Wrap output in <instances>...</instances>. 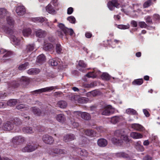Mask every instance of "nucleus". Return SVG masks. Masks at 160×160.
I'll list each match as a JSON object with an SVG mask.
<instances>
[{
    "label": "nucleus",
    "mask_w": 160,
    "mask_h": 160,
    "mask_svg": "<svg viewBox=\"0 0 160 160\" xmlns=\"http://www.w3.org/2000/svg\"><path fill=\"white\" fill-rule=\"evenodd\" d=\"M58 26L61 31H58V35L61 38H63L64 35L65 36L68 35L72 36L74 33V31L72 29L67 28L62 23H59Z\"/></svg>",
    "instance_id": "nucleus-1"
},
{
    "label": "nucleus",
    "mask_w": 160,
    "mask_h": 160,
    "mask_svg": "<svg viewBox=\"0 0 160 160\" xmlns=\"http://www.w3.org/2000/svg\"><path fill=\"white\" fill-rule=\"evenodd\" d=\"M30 81L28 78L26 77H22L20 80V83L18 81H13L9 83L8 88L10 90L11 87L16 88L18 87L20 84H26L28 83Z\"/></svg>",
    "instance_id": "nucleus-2"
},
{
    "label": "nucleus",
    "mask_w": 160,
    "mask_h": 160,
    "mask_svg": "<svg viewBox=\"0 0 160 160\" xmlns=\"http://www.w3.org/2000/svg\"><path fill=\"white\" fill-rule=\"evenodd\" d=\"M38 146L33 143H30L22 148V151L23 152H31L35 150L38 148Z\"/></svg>",
    "instance_id": "nucleus-3"
},
{
    "label": "nucleus",
    "mask_w": 160,
    "mask_h": 160,
    "mask_svg": "<svg viewBox=\"0 0 160 160\" xmlns=\"http://www.w3.org/2000/svg\"><path fill=\"white\" fill-rule=\"evenodd\" d=\"M114 136L116 137H120L121 139H122L123 141L127 143L129 142L130 140L128 138L127 135H122L119 130H117L114 133Z\"/></svg>",
    "instance_id": "nucleus-4"
},
{
    "label": "nucleus",
    "mask_w": 160,
    "mask_h": 160,
    "mask_svg": "<svg viewBox=\"0 0 160 160\" xmlns=\"http://www.w3.org/2000/svg\"><path fill=\"white\" fill-rule=\"evenodd\" d=\"M25 138L22 136H17L13 137L12 139V143L19 144L22 143L25 141Z\"/></svg>",
    "instance_id": "nucleus-5"
},
{
    "label": "nucleus",
    "mask_w": 160,
    "mask_h": 160,
    "mask_svg": "<svg viewBox=\"0 0 160 160\" xmlns=\"http://www.w3.org/2000/svg\"><path fill=\"white\" fill-rule=\"evenodd\" d=\"M57 86H51L35 90L33 92L35 93L38 94L43 92H49L54 89H57Z\"/></svg>",
    "instance_id": "nucleus-6"
},
{
    "label": "nucleus",
    "mask_w": 160,
    "mask_h": 160,
    "mask_svg": "<svg viewBox=\"0 0 160 160\" xmlns=\"http://www.w3.org/2000/svg\"><path fill=\"white\" fill-rule=\"evenodd\" d=\"M74 113L75 115H78L79 116H80L82 119L85 120H89L91 118V116L90 114L85 112H82L81 111H78L75 112Z\"/></svg>",
    "instance_id": "nucleus-7"
},
{
    "label": "nucleus",
    "mask_w": 160,
    "mask_h": 160,
    "mask_svg": "<svg viewBox=\"0 0 160 160\" xmlns=\"http://www.w3.org/2000/svg\"><path fill=\"white\" fill-rule=\"evenodd\" d=\"M112 106H108L101 110L100 112L103 115L109 116L112 113Z\"/></svg>",
    "instance_id": "nucleus-8"
},
{
    "label": "nucleus",
    "mask_w": 160,
    "mask_h": 160,
    "mask_svg": "<svg viewBox=\"0 0 160 160\" xmlns=\"http://www.w3.org/2000/svg\"><path fill=\"white\" fill-rule=\"evenodd\" d=\"M7 32L12 35L11 38L14 44L16 45L19 44L20 40L16 36L12 35V34L14 33V31L12 29L8 28L7 31Z\"/></svg>",
    "instance_id": "nucleus-9"
},
{
    "label": "nucleus",
    "mask_w": 160,
    "mask_h": 160,
    "mask_svg": "<svg viewBox=\"0 0 160 160\" xmlns=\"http://www.w3.org/2000/svg\"><path fill=\"white\" fill-rule=\"evenodd\" d=\"M13 128L14 125L12 123L11 120L5 122L3 124L2 127L3 129L5 131H9L12 130Z\"/></svg>",
    "instance_id": "nucleus-10"
},
{
    "label": "nucleus",
    "mask_w": 160,
    "mask_h": 160,
    "mask_svg": "<svg viewBox=\"0 0 160 160\" xmlns=\"http://www.w3.org/2000/svg\"><path fill=\"white\" fill-rule=\"evenodd\" d=\"M107 5L110 10H113L115 7L119 8L120 5L118 3L117 0H112L108 2Z\"/></svg>",
    "instance_id": "nucleus-11"
},
{
    "label": "nucleus",
    "mask_w": 160,
    "mask_h": 160,
    "mask_svg": "<svg viewBox=\"0 0 160 160\" xmlns=\"http://www.w3.org/2000/svg\"><path fill=\"white\" fill-rule=\"evenodd\" d=\"M48 152L50 155H54V154H66V151L64 150L56 148L54 149L49 150Z\"/></svg>",
    "instance_id": "nucleus-12"
},
{
    "label": "nucleus",
    "mask_w": 160,
    "mask_h": 160,
    "mask_svg": "<svg viewBox=\"0 0 160 160\" xmlns=\"http://www.w3.org/2000/svg\"><path fill=\"white\" fill-rule=\"evenodd\" d=\"M42 139L45 143L49 144H52L54 141L53 137L48 135H43Z\"/></svg>",
    "instance_id": "nucleus-13"
},
{
    "label": "nucleus",
    "mask_w": 160,
    "mask_h": 160,
    "mask_svg": "<svg viewBox=\"0 0 160 160\" xmlns=\"http://www.w3.org/2000/svg\"><path fill=\"white\" fill-rule=\"evenodd\" d=\"M49 62L52 66H56L58 65L60 67H63L62 62L61 59L59 58L55 59H51L49 60Z\"/></svg>",
    "instance_id": "nucleus-14"
},
{
    "label": "nucleus",
    "mask_w": 160,
    "mask_h": 160,
    "mask_svg": "<svg viewBox=\"0 0 160 160\" xmlns=\"http://www.w3.org/2000/svg\"><path fill=\"white\" fill-rule=\"evenodd\" d=\"M101 72L99 71H97L96 69H94L92 72H90L88 73L86 76L88 78H95L98 75H100Z\"/></svg>",
    "instance_id": "nucleus-15"
},
{
    "label": "nucleus",
    "mask_w": 160,
    "mask_h": 160,
    "mask_svg": "<svg viewBox=\"0 0 160 160\" xmlns=\"http://www.w3.org/2000/svg\"><path fill=\"white\" fill-rule=\"evenodd\" d=\"M76 138L75 136L73 134H67L64 136L63 140L66 142L71 141Z\"/></svg>",
    "instance_id": "nucleus-16"
},
{
    "label": "nucleus",
    "mask_w": 160,
    "mask_h": 160,
    "mask_svg": "<svg viewBox=\"0 0 160 160\" xmlns=\"http://www.w3.org/2000/svg\"><path fill=\"white\" fill-rule=\"evenodd\" d=\"M43 49L46 51L53 52L54 50V47L52 44L48 42L44 45Z\"/></svg>",
    "instance_id": "nucleus-17"
},
{
    "label": "nucleus",
    "mask_w": 160,
    "mask_h": 160,
    "mask_svg": "<svg viewBox=\"0 0 160 160\" xmlns=\"http://www.w3.org/2000/svg\"><path fill=\"white\" fill-rule=\"evenodd\" d=\"M16 12L18 15L22 16L25 13V9L23 6H20L17 7Z\"/></svg>",
    "instance_id": "nucleus-18"
},
{
    "label": "nucleus",
    "mask_w": 160,
    "mask_h": 160,
    "mask_svg": "<svg viewBox=\"0 0 160 160\" xmlns=\"http://www.w3.org/2000/svg\"><path fill=\"white\" fill-rule=\"evenodd\" d=\"M117 138L114 137L111 139L112 143L117 145H120L122 144L123 141L122 139L120 138V137H117Z\"/></svg>",
    "instance_id": "nucleus-19"
},
{
    "label": "nucleus",
    "mask_w": 160,
    "mask_h": 160,
    "mask_svg": "<svg viewBox=\"0 0 160 160\" xmlns=\"http://www.w3.org/2000/svg\"><path fill=\"white\" fill-rule=\"evenodd\" d=\"M47 20L45 18L43 17H37L32 19V21L34 22H37L41 23L45 22L48 26L50 27L49 25L47 22Z\"/></svg>",
    "instance_id": "nucleus-20"
},
{
    "label": "nucleus",
    "mask_w": 160,
    "mask_h": 160,
    "mask_svg": "<svg viewBox=\"0 0 160 160\" xmlns=\"http://www.w3.org/2000/svg\"><path fill=\"white\" fill-rule=\"evenodd\" d=\"M35 34L36 36L39 38H44L47 34L46 32L41 29H39L36 30L35 32Z\"/></svg>",
    "instance_id": "nucleus-21"
},
{
    "label": "nucleus",
    "mask_w": 160,
    "mask_h": 160,
    "mask_svg": "<svg viewBox=\"0 0 160 160\" xmlns=\"http://www.w3.org/2000/svg\"><path fill=\"white\" fill-rule=\"evenodd\" d=\"M87 65L82 60L79 61L78 65L77 66L78 69L80 71L82 72H84L85 71L83 68H85L86 67Z\"/></svg>",
    "instance_id": "nucleus-22"
},
{
    "label": "nucleus",
    "mask_w": 160,
    "mask_h": 160,
    "mask_svg": "<svg viewBox=\"0 0 160 160\" xmlns=\"http://www.w3.org/2000/svg\"><path fill=\"white\" fill-rule=\"evenodd\" d=\"M132 128L136 130L142 131L144 130V127L139 124L134 123L131 125Z\"/></svg>",
    "instance_id": "nucleus-23"
},
{
    "label": "nucleus",
    "mask_w": 160,
    "mask_h": 160,
    "mask_svg": "<svg viewBox=\"0 0 160 160\" xmlns=\"http://www.w3.org/2000/svg\"><path fill=\"white\" fill-rule=\"evenodd\" d=\"M141 144V141H139L137 142L135 144V148L138 151L143 152L144 150V148Z\"/></svg>",
    "instance_id": "nucleus-24"
},
{
    "label": "nucleus",
    "mask_w": 160,
    "mask_h": 160,
    "mask_svg": "<svg viewBox=\"0 0 160 160\" xmlns=\"http://www.w3.org/2000/svg\"><path fill=\"white\" fill-rule=\"evenodd\" d=\"M12 123L16 126H19L22 124V121L19 118L17 117L14 118L10 120Z\"/></svg>",
    "instance_id": "nucleus-25"
},
{
    "label": "nucleus",
    "mask_w": 160,
    "mask_h": 160,
    "mask_svg": "<svg viewBox=\"0 0 160 160\" xmlns=\"http://www.w3.org/2000/svg\"><path fill=\"white\" fill-rule=\"evenodd\" d=\"M22 130L24 133L28 134L32 133L35 131L32 127H24L22 128Z\"/></svg>",
    "instance_id": "nucleus-26"
},
{
    "label": "nucleus",
    "mask_w": 160,
    "mask_h": 160,
    "mask_svg": "<svg viewBox=\"0 0 160 160\" xmlns=\"http://www.w3.org/2000/svg\"><path fill=\"white\" fill-rule=\"evenodd\" d=\"M107 141L103 138L100 139L98 141V144L100 147H105L107 145Z\"/></svg>",
    "instance_id": "nucleus-27"
},
{
    "label": "nucleus",
    "mask_w": 160,
    "mask_h": 160,
    "mask_svg": "<svg viewBox=\"0 0 160 160\" xmlns=\"http://www.w3.org/2000/svg\"><path fill=\"white\" fill-rule=\"evenodd\" d=\"M55 7H53L51 4H49L46 7V10L48 13L53 14L55 12Z\"/></svg>",
    "instance_id": "nucleus-28"
},
{
    "label": "nucleus",
    "mask_w": 160,
    "mask_h": 160,
    "mask_svg": "<svg viewBox=\"0 0 160 160\" xmlns=\"http://www.w3.org/2000/svg\"><path fill=\"white\" fill-rule=\"evenodd\" d=\"M22 32L24 37H28L31 34L32 30L29 28H26L23 29Z\"/></svg>",
    "instance_id": "nucleus-29"
},
{
    "label": "nucleus",
    "mask_w": 160,
    "mask_h": 160,
    "mask_svg": "<svg viewBox=\"0 0 160 160\" xmlns=\"http://www.w3.org/2000/svg\"><path fill=\"white\" fill-rule=\"evenodd\" d=\"M130 136L135 139L141 138L143 137L142 135L140 133L134 132H132L131 133Z\"/></svg>",
    "instance_id": "nucleus-30"
},
{
    "label": "nucleus",
    "mask_w": 160,
    "mask_h": 160,
    "mask_svg": "<svg viewBox=\"0 0 160 160\" xmlns=\"http://www.w3.org/2000/svg\"><path fill=\"white\" fill-rule=\"evenodd\" d=\"M31 109L34 115L38 116L40 115L41 113V112L39 108L36 107H32Z\"/></svg>",
    "instance_id": "nucleus-31"
},
{
    "label": "nucleus",
    "mask_w": 160,
    "mask_h": 160,
    "mask_svg": "<svg viewBox=\"0 0 160 160\" xmlns=\"http://www.w3.org/2000/svg\"><path fill=\"white\" fill-rule=\"evenodd\" d=\"M40 72L39 69L37 68H31L28 70L27 72L30 75L36 74Z\"/></svg>",
    "instance_id": "nucleus-32"
},
{
    "label": "nucleus",
    "mask_w": 160,
    "mask_h": 160,
    "mask_svg": "<svg viewBox=\"0 0 160 160\" xmlns=\"http://www.w3.org/2000/svg\"><path fill=\"white\" fill-rule=\"evenodd\" d=\"M45 56L42 54L38 56L37 58V61L38 62L40 63H42L44 62L45 61Z\"/></svg>",
    "instance_id": "nucleus-33"
},
{
    "label": "nucleus",
    "mask_w": 160,
    "mask_h": 160,
    "mask_svg": "<svg viewBox=\"0 0 160 160\" xmlns=\"http://www.w3.org/2000/svg\"><path fill=\"white\" fill-rule=\"evenodd\" d=\"M56 119L59 122H63L65 121V118L64 115L59 114L57 116Z\"/></svg>",
    "instance_id": "nucleus-34"
},
{
    "label": "nucleus",
    "mask_w": 160,
    "mask_h": 160,
    "mask_svg": "<svg viewBox=\"0 0 160 160\" xmlns=\"http://www.w3.org/2000/svg\"><path fill=\"white\" fill-rule=\"evenodd\" d=\"M67 102L63 101H60L58 102L57 104V106L61 108H65L67 106Z\"/></svg>",
    "instance_id": "nucleus-35"
},
{
    "label": "nucleus",
    "mask_w": 160,
    "mask_h": 160,
    "mask_svg": "<svg viewBox=\"0 0 160 160\" xmlns=\"http://www.w3.org/2000/svg\"><path fill=\"white\" fill-rule=\"evenodd\" d=\"M18 101H19L18 100L15 99H11L8 102L7 105L8 106H12L15 105L18 102Z\"/></svg>",
    "instance_id": "nucleus-36"
},
{
    "label": "nucleus",
    "mask_w": 160,
    "mask_h": 160,
    "mask_svg": "<svg viewBox=\"0 0 160 160\" xmlns=\"http://www.w3.org/2000/svg\"><path fill=\"white\" fill-rule=\"evenodd\" d=\"M126 113L130 115H137L138 113L137 111L133 109L128 108L126 111Z\"/></svg>",
    "instance_id": "nucleus-37"
},
{
    "label": "nucleus",
    "mask_w": 160,
    "mask_h": 160,
    "mask_svg": "<svg viewBox=\"0 0 160 160\" xmlns=\"http://www.w3.org/2000/svg\"><path fill=\"white\" fill-rule=\"evenodd\" d=\"M8 12L6 10L3 8L0 9V18H2L7 14Z\"/></svg>",
    "instance_id": "nucleus-38"
},
{
    "label": "nucleus",
    "mask_w": 160,
    "mask_h": 160,
    "mask_svg": "<svg viewBox=\"0 0 160 160\" xmlns=\"http://www.w3.org/2000/svg\"><path fill=\"white\" fill-rule=\"evenodd\" d=\"M35 45L33 44H29L27 46L26 50L27 52L32 51L34 49Z\"/></svg>",
    "instance_id": "nucleus-39"
},
{
    "label": "nucleus",
    "mask_w": 160,
    "mask_h": 160,
    "mask_svg": "<svg viewBox=\"0 0 160 160\" xmlns=\"http://www.w3.org/2000/svg\"><path fill=\"white\" fill-rule=\"evenodd\" d=\"M143 82V79H137L135 80L132 82V84L133 85H141Z\"/></svg>",
    "instance_id": "nucleus-40"
},
{
    "label": "nucleus",
    "mask_w": 160,
    "mask_h": 160,
    "mask_svg": "<svg viewBox=\"0 0 160 160\" xmlns=\"http://www.w3.org/2000/svg\"><path fill=\"white\" fill-rule=\"evenodd\" d=\"M120 118L118 116H114L111 118V122L113 124H115L119 122Z\"/></svg>",
    "instance_id": "nucleus-41"
},
{
    "label": "nucleus",
    "mask_w": 160,
    "mask_h": 160,
    "mask_svg": "<svg viewBox=\"0 0 160 160\" xmlns=\"http://www.w3.org/2000/svg\"><path fill=\"white\" fill-rule=\"evenodd\" d=\"M56 50L57 53L58 54L62 53V48L61 45L57 43L56 44Z\"/></svg>",
    "instance_id": "nucleus-42"
},
{
    "label": "nucleus",
    "mask_w": 160,
    "mask_h": 160,
    "mask_svg": "<svg viewBox=\"0 0 160 160\" xmlns=\"http://www.w3.org/2000/svg\"><path fill=\"white\" fill-rule=\"evenodd\" d=\"M6 53L3 56V59H8L6 58L11 57L13 54L12 52L10 51H6Z\"/></svg>",
    "instance_id": "nucleus-43"
},
{
    "label": "nucleus",
    "mask_w": 160,
    "mask_h": 160,
    "mask_svg": "<svg viewBox=\"0 0 160 160\" xmlns=\"http://www.w3.org/2000/svg\"><path fill=\"white\" fill-rule=\"evenodd\" d=\"M103 80H108L110 78V76L107 73H103L101 76Z\"/></svg>",
    "instance_id": "nucleus-44"
},
{
    "label": "nucleus",
    "mask_w": 160,
    "mask_h": 160,
    "mask_svg": "<svg viewBox=\"0 0 160 160\" xmlns=\"http://www.w3.org/2000/svg\"><path fill=\"white\" fill-rule=\"evenodd\" d=\"M16 108L18 109L21 110H27L28 108L26 106L23 104H20L17 106Z\"/></svg>",
    "instance_id": "nucleus-45"
},
{
    "label": "nucleus",
    "mask_w": 160,
    "mask_h": 160,
    "mask_svg": "<svg viewBox=\"0 0 160 160\" xmlns=\"http://www.w3.org/2000/svg\"><path fill=\"white\" fill-rule=\"evenodd\" d=\"M29 64L28 62H26L24 64L20 65L18 67V69L20 70H23L27 68Z\"/></svg>",
    "instance_id": "nucleus-46"
},
{
    "label": "nucleus",
    "mask_w": 160,
    "mask_h": 160,
    "mask_svg": "<svg viewBox=\"0 0 160 160\" xmlns=\"http://www.w3.org/2000/svg\"><path fill=\"white\" fill-rule=\"evenodd\" d=\"M67 19L72 23L74 24L75 23L76 19L73 16H71L68 17Z\"/></svg>",
    "instance_id": "nucleus-47"
},
{
    "label": "nucleus",
    "mask_w": 160,
    "mask_h": 160,
    "mask_svg": "<svg viewBox=\"0 0 160 160\" xmlns=\"http://www.w3.org/2000/svg\"><path fill=\"white\" fill-rule=\"evenodd\" d=\"M7 20L8 23L10 25H13L14 24V21L11 17H7Z\"/></svg>",
    "instance_id": "nucleus-48"
},
{
    "label": "nucleus",
    "mask_w": 160,
    "mask_h": 160,
    "mask_svg": "<svg viewBox=\"0 0 160 160\" xmlns=\"http://www.w3.org/2000/svg\"><path fill=\"white\" fill-rule=\"evenodd\" d=\"M145 20L146 23L148 24H151L153 23L151 17L149 16L146 17L145 18Z\"/></svg>",
    "instance_id": "nucleus-49"
},
{
    "label": "nucleus",
    "mask_w": 160,
    "mask_h": 160,
    "mask_svg": "<svg viewBox=\"0 0 160 160\" xmlns=\"http://www.w3.org/2000/svg\"><path fill=\"white\" fill-rule=\"evenodd\" d=\"M86 135L88 136H92L93 135L94 132L93 131L91 130H87L84 131Z\"/></svg>",
    "instance_id": "nucleus-50"
},
{
    "label": "nucleus",
    "mask_w": 160,
    "mask_h": 160,
    "mask_svg": "<svg viewBox=\"0 0 160 160\" xmlns=\"http://www.w3.org/2000/svg\"><path fill=\"white\" fill-rule=\"evenodd\" d=\"M117 28L120 29H127L129 28V25L128 24L127 25H118Z\"/></svg>",
    "instance_id": "nucleus-51"
},
{
    "label": "nucleus",
    "mask_w": 160,
    "mask_h": 160,
    "mask_svg": "<svg viewBox=\"0 0 160 160\" xmlns=\"http://www.w3.org/2000/svg\"><path fill=\"white\" fill-rule=\"evenodd\" d=\"M152 4L151 0H148L147 1L145 2L143 5V6L144 8H147L150 6Z\"/></svg>",
    "instance_id": "nucleus-52"
},
{
    "label": "nucleus",
    "mask_w": 160,
    "mask_h": 160,
    "mask_svg": "<svg viewBox=\"0 0 160 160\" xmlns=\"http://www.w3.org/2000/svg\"><path fill=\"white\" fill-rule=\"evenodd\" d=\"M153 19L157 22H160V16L157 14H155L153 15Z\"/></svg>",
    "instance_id": "nucleus-53"
},
{
    "label": "nucleus",
    "mask_w": 160,
    "mask_h": 160,
    "mask_svg": "<svg viewBox=\"0 0 160 160\" xmlns=\"http://www.w3.org/2000/svg\"><path fill=\"white\" fill-rule=\"evenodd\" d=\"M98 92L96 91H91V92H88L87 93V95L88 96H90V95H92L93 96H95L98 95Z\"/></svg>",
    "instance_id": "nucleus-54"
},
{
    "label": "nucleus",
    "mask_w": 160,
    "mask_h": 160,
    "mask_svg": "<svg viewBox=\"0 0 160 160\" xmlns=\"http://www.w3.org/2000/svg\"><path fill=\"white\" fill-rule=\"evenodd\" d=\"M152 140L154 143H158L159 141L157 136H152Z\"/></svg>",
    "instance_id": "nucleus-55"
},
{
    "label": "nucleus",
    "mask_w": 160,
    "mask_h": 160,
    "mask_svg": "<svg viewBox=\"0 0 160 160\" xmlns=\"http://www.w3.org/2000/svg\"><path fill=\"white\" fill-rule=\"evenodd\" d=\"M139 25L142 28H146L147 26V24L144 22H139Z\"/></svg>",
    "instance_id": "nucleus-56"
},
{
    "label": "nucleus",
    "mask_w": 160,
    "mask_h": 160,
    "mask_svg": "<svg viewBox=\"0 0 160 160\" xmlns=\"http://www.w3.org/2000/svg\"><path fill=\"white\" fill-rule=\"evenodd\" d=\"M87 87L88 88L93 87L97 85V83L96 82H93L87 85Z\"/></svg>",
    "instance_id": "nucleus-57"
},
{
    "label": "nucleus",
    "mask_w": 160,
    "mask_h": 160,
    "mask_svg": "<svg viewBox=\"0 0 160 160\" xmlns=\"http://www.w3.org/2000/svg\"><path fill=\"white\" fill-rule=\"evenodd\" d=\"M122 158H130V157L128 154L124 152H122Z\"/></svg>",
    "instance_id": "nucleus-58"
},
{
    "label": "nucleus",
    "mask_w": 160,
    "mask_h": 160,
    "mask_svg": "<svg viewBox=\"0 0 160 160\" xmlns=\"http://www.w3.org/2000/svg\"><path fill=\"white\" fill-rule=\"evenodd\" d=\"M80 154L81 155L84 156L88 155V152L85 150H81Z\"/></svg>",
    "instance_id": "nucleus-59"
},
{
    "label": "nucleus",
    "mask_w": 160,
    "mask_h": 160,
    "mask_svg": "<svg viewBox=\"0 0 160 160\" xmlns=\"http://www.w3.org/2000/svg\"><path fill=\"white\" fill-rule=\"evenodd\" d=\"M73 11V8L72 7H70L68 9L67 14H71Z\"/></svg>",
    "instance_id": "nucleus-60"
},
{
    "label": "nucleus",
    "mask_w": 160,
    "mask_h": 160,
    "mask_svg": "<svg viewBox=\"0 0 160 160\" xmlns=\"http://www.w3.org/2000/svg\"><path fill=\"white\" fill-rule=\"evenodd\" d=\"M122 152L115 153L114 154V156L117 157L122 158Z\"/></svg>",
    "instance_id": "nucleus-61"
},
{
    "label": "nucleus",
    "mask_w": 160,
    "mask_h": 160,
    "mask_svg": "<svg viewBox=\"0 0 160 160\" xmlns=\"http://www.w3.org/2000/svg\"><path fill=\"white\" fill-rule=\"evenodd\" d=\"M57 1L58 0H52L51 3L53 5L54 7H56L58 5Z\"/></svg>",
    "instance_id": "nucleus-62"
},
{
    "label": "nucleus",
    "mask_w": 160,
    "mask_h": 160,
    "mask_svg": "<svg viewBox=\"0 0 160 160\" xmlns=\"http://www.w3.org/2000/svg\"><path fill=\"white\" fill-rule=\"evenodd\" d=\"M143 160H151L152 158L148 155H147L144 156L143 159Z\"/></svg>",
    "instance_id": "nucleus-63"
},
{
    "label": "nucleus",
    "mask_w": 160,
    "mask_h": 160,
    "mask_svg": "<svg viewBox=\"0 0 160 160\" xmlns=\"http://www.w3.org/2000/svg\"><path fill=\"white\" fill-rule=\"evenodd\" d=\"M131 23L133 27H136L137 26V22L133 20L131 21Z\"/></svg>",
    "instance_id": "nucleus-64"
}]
</instances>
